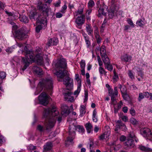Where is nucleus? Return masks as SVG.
I'll use <instances>...</instances> for the list:
<instances>
[{"label":"nucleus","instance_id":"f257e3e1","mask_svg":"<svg viewBox=\"0 0 152 152\" xmlns=\"http://www.w3.org/2000/svg\"><path fill=\"white\" fill-rule=\"evenodd\" d=\"M24 50L23 52L26 53V55L25 57H23L22 59L24 65L22 69L23 71L28 66L31 61H36L39 65L43 64V55L41 53V50L40 48H38L36 49L35 56L34 52L28 50L26 46L24 47Z\"/></svg>","mask_w":152,"mask_h":152},{"label":"nucleus","instance_id":"f03ea898","mask_svg":"<svg viewBox=\"0 0 152 152\" xmlns=\"http://www.w3.org/2000/svg\"><path fill=\"white\" fill-rule=\"evenodd\" d=\"M58 112L56 107L53 106L52 109L48 108L44 110L43 118L48 124H55L56 121L60 123L62 120L61 115H58Z\"/></svg>","mask_w":152,"mask_h":152},{"label":"nucleus","instance_id":"7ed1b4c3","mask_svg":"<svg viewBox=\"0 0 152 152\" xmlns=\"http://www.w3.org/2000/svg\"><path fill=\"white\" fill-rule=\"evenodd\" d=\"M66 66V63L64 59H60L56 64V69L53 70V72L57 77L58 81H61L62 79L67 75V71L65 70Z\"/></svg>","mask_w":152,"mask_h":152},{"label":"nucleus","instance_id":"20e7f679","mask_svg":"<svg viewBox=\"0 0 152 152\" xmlns=\"http://www.w3.org/2000/svg\"><path fill=\"white\" fill-rule=\"evenodd\" d=\"M53 87V81L51 77L49 76L40 80L35 92V94H38L42 91L43 88L51 91Z\"/></svg>","mask_w":152,"mask_h":152},{"label":"nucleus","instance_id":"39448f33","mask_svg":"<svg viewBox=\"0 0 152 152\" xmlns=\"http://www.w3.org/2000/svg\"><path fill=\"white\" fill-rule=\"evenodd\" d=\"M38 9L42 12L38 17V22L43 24L46 23L47 18L49 15V7L46 5H42L39 6Z\"/></svg>","mask_w":152,"mask_h":152},{"label":"nucleus","instance_id":"423d86ee","mask_svg":"<svg viewBox=\"0 0 152 152\" xmlns=\"http://www.w3.org/2000/svg\"><path fill=\"white\" fill-rule=\"evenodd\" d=\"M15 37L20 40H23L28 37L27 32L25 28L21 27L18 29H16L15 30Z\"/></svg>","mask_w":152,"mask_h":152},{"label":"nucleus","instance_id":"0eeeda50","mask_svg":"<svg viewBox=\"0 0 152 152\" xmlns=\"http://www.w3.org/2000/svg\"><path fill=\"white\" fill-rule=\"evenodd\" d=\"M69 133L70 135H75V131L77 130L79 132L83 133L85 131V129L82 126L78 125L75 126L74 124L69 125Z\"/></svg>","mask_w":152,"mask_h":152},{"label":"nucleus","instance_id":"6e6552de","mask_svg":"<svg viewBox=\"0 0 152 152\" xmlns=\"http://www.w3.org/2000/svg\"><path fill=\"white\" fill-rule=\"evenodd\" d=\"M49 96L44 92H42L39 96V100L40 104L45 106L48 103Z\"/></svg>","mask_w":152,"mask_h":152},{"label":"nucleus","instance_id":"1a4fd4ad","mask_svg":"<svg viewBox=\"0 0 152 152\" xmlns=\"http://www.w3.org/2000/svg\"><path fill=\"white\" fill-rule=\"evenodd\" d=\"M85 15H84L78 16L75 20L76 26L80 29H81L82 26L85 23Z\"/></svg>","mask_w":152,"mask_h":152},{"label":"nucleus","instance_id":"9d476101","mask_svg":"<svg viewBox=\"0 0 152 152\" xmlns=\"http://www.w3.org/2000/svg\"><path fill=\"white\" fill-rule=\"evenodd\" d=\"M54 126V124H45L44 126L39 125L37 126V129L41 132H44L45 130L49 131Z\"/></svg>","mask_w":152,"mask_h":152},{"label":"nucleus","instance_id":"9b49d317","mask_svg":"<svg viewBox=\"0 0 152 152\" xmlns=\"http://www.w3.org/2000/svg\"><path fill=\"white\" fill-rule=\"evenodd\" d=\"M140 133L145 137H149L152 139V130H151L149 129L144 128L140 129Z\"/></svg>","mask_w":152,"mask_h":152},{"label":"nucleus","instance_id":"f8f14e48","mask_svg":"<svg viewBox=\"0 0 152 152\" xmlns=\"http://www.w3.org/2000/svg\"><path fill=\"white\" fill-rule=\"evenodd\" d=\"M125 148L126 149L134 148L135 144L133 139L127 138L126 142L124 143Z\"/></svg>","mask_w":152,"mask_h":152},{"label":"nucleus","instance_id":"ddd939ff","mask_svg":"<svg viewBox=\"0 0 152 152\" xmlns=\"http://www.w3.org/2000/svg\"><path fill=\"white\" fill-rule=\"evenodd\" d=\"M66 76L65 79H64L63 80L62 79V80H63V82L64 83L66 86V87H67L68 86H69L70 87H72L73 86L72 83L73 80L72 79L70 78L68 76V72L66 75L64 77ZM63 79V78L62 79Z\"/></svg>","mask_w":152,"mask_h":152},{"label":"nucleus","instance_id":"4468645a","mask_svg":"<svg viewBox=\"0 0 152 152\" xmlns=\"http://www.w3.org/2000/svg\"><path fill=\"white\" fill-rule=\"evenodd\" d=\"M69 135V136L67 138L66 140L65 141V144L66 146H68L70 145H72L74 143L73 141V139L74 138V136L72 134Z\"/></svg>","mask_w":152,"mask_h":152},{"label":"nucleus","instance_id":"2eb2a0df","mask_svg":"<svg viewBox=\"0 0 152 152\" xmlns=\"http://www.w3.org/2000/svg\"><path fill=\"white\" fill-rule=\"evenodd\" d=\"M72 93L70 91L64 94V98L68 101L72 102L74 101V97L71 96Z\"/></svg>","mask_w":152,"mask_h":152},{"label":"nucleus","instance_id":"dca6fc26","mask_svg":"<svg viewBox=\"0 0 152 152\" xmlns=\"http://www.w3.org/2000/svg\"><path fill=\"white\" fill-rule=\"evenodd\" d=\"M132 58V57L131 56L127 54H125L121 56V59L122 61L129 62L131 61Z\"/></svg>","mask_w":152,"mask_h":152},{"label":"nucleus","instance_id":"f3484780","mask_svg":"<svg viewBox=\"0 0 152 152\" xmlns=\"http://www.w3.org/2000/svg\"><path fill=\"white\" fill-rule=\"evenodd\" d=\"M58 42V39L56 38H53L50 39L48 41L47 44L48 46L56 45Z\"/></svg>","mask_w":152,"mask_h":152},{"label":"nucleus","instance_id":"a211bd4d","mask_svg":"<svg viewBox=\"0 0 152 152\" xmlns=\"http://www.w3.org/2000/svg\"><path fill=\"white\" fill-rule=\"evenodd\" d=\"M70 113L68 106L65 105L63 107L61 114L62 115L66 116Z\"/></svg>","mask_w":152,"mask_h":152},{"label":"nucleus","instance_id":"6ab92c4d","mask_svg":"<svg viewBox=\"0 0 152 152\" xmlns=\"http://www.w3.org/2000/svg\"><path fill=\"white\" fill-rule=\"evenodd\" d=\"M32 69L35 73L38 75H41L43 74L42 69L39 67L36 66H34L33 67Z\"/></svg>","mask_w":152,"mask_h":152},{"label":"nucleus","instance_id":"aec40b11","mask_svg":"<svg viewBox=\"0 0 152 152\" xmlns=\"http://www.w3.org/2000/svg\"><path fill=\"white\" fill-rule=\"evenodd\" d=\"M53 147V144L51 142H48L44 146V149L45 151L50 150Z\"/></svg>","mask_w":152,"mask_h":152},{"label":"nucleus","instance_id":"412c9836","mask_svg":"<svg viewBox=\"0 0 152 152\" xmlns=\"http://www.w3.org/2000/svg\"><path fill=\"white\" fill-rule=\"evenodd\" d=\"M86 30L88 34L90 36H92L93 34V28L91 25L86 24Z\"/></svg>","mask_w":152,"mask_h":152},{"label":"nucleus","instance_id":"4be33fe9","mask_svg":"<svg viewBox=\"0 0 152 152\" xmlns=\"http://www.w3.org/2000/svg\"><path fill=\"white\" fill-rule=\"evenodd\" d=\"M86 107L85 105H81L80 108V117H83L86 113Z\"/></svg>","mask_w":152,"mask_h":152},{"label":"nucleus","instance_id":"5701e85b","mask_svg":"<svg viewBox=\"0 0 152 152\" xmlns=\"http://www.w3.org/2000/svg\"><path fill=\"white\" fill-rule=\"evenodd\" d=\"M19 18L20 20L22 22L24 23H27L28 22L29 20L27 17L24 15H19Z\"/></svg>","mask_w":152,"mask_h":152},{"label":"nucleus","instance_id":"b1692460","mask_svg":"<svg viewBox=\"0 0 152 152\" xmlns=\"http://www.w3.org/2000/svg\"><path fill=\"white\" fill-rule=\"evenodd\" d=\"M104 65L110 64V60L107 55L101 57Z\"/></svg>","mask_w":152,"mask_h":152},{"label":"nucleus","instance_id":"393cba45","mask_svg":"<svg viewBox=\"0 0 152 152\" xmlns=\"http://www.w3.org/2000/svg\"><path fill=\"white\" fill-rule=\"evenodd\" d=\"M100 51L101 57L107 55L106 51L104 45H102L100 48Z\"/></svg>","mask_w":152,"mask_h":152},{"label":"nucleus","instance_id":"a878e982","mask_svg":"<svg viewBox=\"0 0 152 152\" xmlns=\"http://www.w3.org/2000/svg\"><path fill=\"white\" fill-rule=\"evenodd\" d=\"M37 25L36 28V31L37 33H38L40 32V30L42 29V27L43 26L42 25H44L45 23H40L38 22V20H37ZM46 23H45V24Z\"/></svg>","mask_w":152,"mask_h":152},{"label":"nucleus","instance_id":"bb28decb","mask_svg":"<svg viewBox=\"0 0 152 152\" xmlns=\"http://www.w3.org/2000/svg\"><path fill=\"white\" fill-rule=\"evenodd\" d=\"M83 7L81 6L79 7L78 10L75 11V14L76 16H77L78 15H83Z\"/></svg>","mask_w":152,"mask_h":152},{"label":"nucleus","instance_id":"cd10ccee","mask_svg":"<svg viewBox=\"0 0 152 152\" xmlns=\"http://www.w3.org/2000/svg\"><path fill=\"white\" fill-rule=\"evenodd\" d=\"M37 13L36 11H32L30 12L29 17L31 20H34L35 17L37 16Z\"/></svg>","mask_w":152,"mask_h":152},{"label":"nucleus","instance_id":"c85d7f7f","mask_svg":"<svg viewBox=\"0 0 152 152\" xmlns=\"http://www.w3.org/2000/svg\"><path fill=\"white\" fill-rule=\"evenodd\" d=\"M110 135H107V134L106 132H104L99 137V139L100 140H103L104 139L108 138Z\"/></svg>","mask_w":152,"mask_h":152},{"label":"nucleus","instance_id":"c756f323","mask_svg":"<svg viewBox=\"0 0 152 152\" xmlns=\"http://www.w3.org/2000/svg\"><path fill=\"white\" fill-rule=\"evenodd\" d=\"M104 9L103 8H100L98 10V14L97 15L98 17H101L102 15L106 16V13L104 12Z\"/></svg>","mask_w":152,"mask_h":152},{"label":"nucleus","instance_id":"7c9ffc66","mask_svg":"<svg viewBox=\"0 0 152 152\" xmlns=\"http://www.w3.org/2000/svg\"><path fill=\"white\" fill-rule=\"evenodd\" d=\"M139 148L141 150L145 152H150L152 151L151 148L145 147L142 145H140L139 146Z\"/></svg>","mask_w":152,"mask_h":152},{"label":"nucleus","instance_id":"2f4dec72","mask_svg":"<svg viewBox=\"0 0 152 152\" xmlns=\"http://www.w3.org/2000/svg\"><path fill=\"white\" fill-rule=\"evenodd\" d=\"M104 132L107 134V135H110V129L109 126L106 125L104 128Z\"/></svg>","mask_w":152,"mask_h":152},{"label":"nucleus","instance_id":"473e14b6","mask_svg":"<svg viewBox=\"0 0 152 152\" xmlns=\"http://www.w3.org/2000/svg\"><path fill=\"white\" fill-rule=\"evenodd\" d=\"M81 84L80 83H79L77 85V89L75 91L74 93L75 95H78L80 92L81 90Z\"/></svg>","mask_w":152,"mask_h":152},{"label":"nucleus","instance_id":"72a5a7b5","mask_svg":"<svg viewBox=\"0 0 152 152\" xmlns=\"http://www.w3.org/2000/svg\"><path fill=\"white\" fill-rule=\"evenodd\" d=\"M85 126L88 133H90L92 131V126L91 124H86Z\"/></svg>","mask_w":152,"mask_h":152},{"label":"nucleus","instance_id":"f704fd0d","mask_svg":"<svg viewBox=\"0 0 152 152\" xmlns=\"http://www.w3.org/2000/svg\"><path fill=\"white\" fill-rule=\"evenodd\" d=\"M119 88L121 92V94L126 93V87L124 85H121V84L118 85Z\"/></svg>","mask_w":152,"mask_h":152},{"label":"nucleus","instance_id":"c9c22d12","mask_svg":"<svg viewBox=\"0 0 152 152\" xmlns=\"http://www.w3.org/2000/svg\"><path fill=\"white\" fill-rule=\"evenodd\" d=\"M113 73L114 75L113 77V80L114 82H116L119 79L118 76L115 69L114 70Z\"/></svg>","mask_w":152,"mask_h":152},{"label":"nucleus","instance_id":"e433bc0d","mask_svg":"<svg viewBox=\"0 0 152 152\" xmlns=\"http://www.w3.org/2000/svg\"><path fill=\"white\" fill-rule=\"evenodd\" d=\"M108 16L110 18H112L114 16L115 11L114 10L110 9L108 11Z\"/></svg>","mask_w":152,"mask_h":152},{"label":"nucleus","instance_id":"4c0bfd02","mask_svg":"<svg viewBox=\"0 0 152 152\" xmlns=\"http://www.w3.org/2000/svg\"><path fill=\"white\" fill-rule=\"evenodd\" d=\"M136 70L137 71L138 75L140 76L142 79H143V73L142 72V69L138 67H137Z\"/></svg>","mask_w":152,"mask_h":152},{"label":"nucleus","instance_id":"58836bf2","mask_svg":"<svg viewBox=\"0 0 152 152\" xmlns=\"http://www.w3.org/2000/svg\"><path fill=\"white\" fill-rule=\"evenodd\" d=\"M104 67L105 68L110 71H111L113 69V66L110 64H107L104 65Z\"/></svg>","mask_w":152,"mask_h":152},{"label":"nucleus","instance_id":"ea45409f","mask_svg":"<svg viewBox=\"0 0 152 152\" xmlns=\"http://www.w3.org/2000/svg\"><path fill=\"white\" fill-rule=\"evenodd\" d=\"M15 49V46H13L12 47H8L6 50V51L8 53H11Z\"/></svg>","mask_w":152,"mask_h":152},{"label":"nucleus","instance_id":"a19ab883","mask_svg":"<svg viewBox=\"0 0 152 152\" xmlns=\"http://www.w3.org/2000/svg\"><path fill=\"white\" fill-rule=\"evenodd\" d=\"M136 24L140 27L142 26L144 24V22L141 19H139L137 21Z\"/></svg>","mask_w":152,"mask_h":152},{"label":"nucleus","instance_id":"79ce46f5","mask_svg":"<svg viewBox=\"0 0 152 152\" xmlns=\"http://www.w3.org/2000/svg\"><path fill=\"white\" fill-rule=\"evenodd\" d=\"M99 71L100 74L102 75L104 74V75L106 74L107 72L102 67H99Z\"/></svg>","mask_w":152,"mask_h":152},{"label":"nucleus","instance_id":"37998d69","mask_svg":"<svg viewBox=\"0 0 152 152\" xmlns=\"http://www.w3.org/2000/svg\"><path fill=\"white\" fill-rule=\"evenodd\" d=\"M6 74L5 72L3 71H0V80H2L5 78Z\"/></svg>","mask_w":152,"mask_h":152},{"label":"nucleus","instance_id":"c03bdc74","mask_svg":"<svg viewBox=\"0 0 152 152\" xmlns=\"http://www.w3.org/2000/svg\"><path fill=\"white\" fill-rule=\"evenodd\" d=\"M67 8V5L66 4H65L62 7L61 10H60V12L62 14L65 13L66 11Z\"/></svg>","mask_w":152,"mask_h":152},{"label":"nucleus","instance_id":"a18cd8bd","mask_svg":"<svg viewBox=\"0 0 152 152\" xmlns=\"http://www.w3.org/2000/svg\"><path fill=\"white\" fill-rule=\"evenodd\" d=\"M87 48H89L91 45V43L89 40V37L85 39Z\"/></svg>","mask_w":152,"mask_h":152},{"label":"nucleus","instance_id":"49530a36","mask_svg":"<svg viewBox=\"0 0 152 152\" xmlns=\"http://www.w3.org/2000/svg\"><path fill=\"white\" fill-rule=\"evenodd\" d=\"M118 126L119 127L120 129L122 130L126 131L127 129L125 124H119V125H118Z\"/></svg>","mask_w":152,"mask_h":152},{"label":"nucleus","instance_id":"de8ad7c7","mask_svg":"<svg viewBox=\"0 0 152 152\" xmlns=\"http://www.w3.org/2000/svg\"><path fill=\"white\" fill-rule=\"evenodd\" d=\"M144 98V93H140L139 94L138 100L139 102H140L141 100Z\"/></svg>","mask_w":152,"mask_h":152},{"label":"nucleus","instance_id":"09e8293b","mask_svg":"<svg viewBox=\"0 0 152 152\" xmlns=\"http://www.w3.org/2000/svg\"><path fill=\"white\" fill-rule=\"evenodd\" d=\"M109 94L111 97L115 98L116 96L118 95L115 94V93L113 92V90H109Z\"/></svg>","mask_w":152,"mask_h":152},{"label":"nucleus","instance_id":"8fccbe9b","mask_svg":"<svg viewBox=\"0 0 152 152\" xmlns=\"http://www.w3.org/2000/svg\"><path fill=\"white\" fill-rule=\"evenodd\" d=\"M80 64L81 68H85L86 66V63L85 61L84 60H81L80 63Z\"/></svg>","mask_w":152,"mask_h":152},{"label":"nucleus","instance_id":"3c124183","mask_svg":"<svg viewBox=\"0 0 152 152\" xmlns=\"http://www.w3.org/2000/svg\"><path fill=\"white\" fill-rule=\"evenodd\" d=\"M88 144L89 145L90 149H91V148H93V146L94 145V140L92 139H89V141L88 142Z\"/></svg>","mask_w":152,"mask_h":152},{"label":"nucleus","instance_id":"603ef678","mask_svg":"<svg viewBox=\"0 0 152 152\" xmlns=\"http://www.w3.org/2000/svg\"><path fill=\"white\" fill-rule=\"evenodd\" d=\"M129 112L130 114L132 116H134L135 115L136 112L134 109L132 107H131L129 110Z\"/></svg>","mask_w":152,"mask_h":152},{"label":"nucleus","instance_id":"864d4df0","mask_svg":"<svg viewBox=\"0 0 152 152\" xmlns=\"http://www.w3.org/2000/svg\"><path fill=\"white\" fill-rule=\"evenodd\" d=\"M37 149V147L33 145L32 144H30L28 149L31 151L32 150H36Z\"/></svg>","mask_w":152,"mask_h":152},{"label":"nucleus","instance_id":"5fc2aeb1","mask_svg":"<svg viewBox=\"0 0 152 152\" xmlns=\"http://www.w3.org/2000/svg\"><path fill=\"white\" fill-rule=\"evenodd\" d=\"M88 4L89 7H92L94 5V2L92 0H90L88 2Z\"/></svg>","mask_w":152,"mask_h":152},{"label":"nucleus","instance_id":"6e6d98bb","mask_svg":"<svg viewBox=\"0 0 152 152\" xmlns=\"http://www.w3.org/2000/svg\"><path fill=\"white\" fill-rule=\"evenodd\" d=\"M128 75L129 76V77L132 79V80H133L134 79V75L133 73L131 72V71L129 70V71L128 72Z\"/></svg>","mask_w":152,"mask_h":152},{"label":"nucleus","instance_id":"4d7b16f0","mask_svg":"<svg viewBox=\"0 0 152 152\" xmlns=\"http://www.w3.org/2000/svg\"><path fill=\"white\" fill-rule=\"evenodd\" d=\"M130 122L132 124H136L139 122L138 121H137L135 118H132L130 119Z\"/></svg>","mask_w":152,"mask_h":152},{"label":"nucleus","instance_id":"13d9d810","mask_svg":"<svg viewBox=\"0 0 152 152\" xmlns=\"http://www.w3.org/2000/svg\"><path fill=\"white\" fill-rule=\"evenodd\" d=\"M136 137V136L132 132H130L128 135V138L130 139H133V138Z\"/></svg>","mask_w":152,"mask_h":152},{"label":"nucleus","instance_id":"bf43d9fd","mask_svg":"<svg viewBox=\"0 0 152 152\" xmlns=\"http://www.w3.org/2000/svg\"><path fill=\"white\" fill-rule=\"evenodd\" d=\"M10 23L12 25V27L13 30H15L18 29V27L16 25L14 22H10Z\"/></svg>","mask_w":152,"mask_h":152},{"label":"nucleus","instance_id":"052dcab7","mask_svg":"<svg viewBox=\"0 0 152 152\" xmlns=\"http://www.w3.org/2000/svg\"><path fill=\"white\" fill-rule=\"evenodd\" d=\"M128 23L132 27H134V26L132 20L128 18L127 20Z\"/></svg>","mask_w":152,"mask_h":152},{"label":"nucleus","instance_id":"680f3d73","mask_svg":"<svg viewBox=\"0 0 152 152\" xmlns=\"http://www.w3.org/2000/svg\"><path fill=\"white\" fill-rule=\"evenodd\" d=\"M61 1L60 0H58L56 3L53 4V5L55 7H58L60 6Z\"/></svg>","mask_w":152,"mask_h":152},{"label":"nucleus","instance_id":"e2e57ef3","mask_svg":"<svg viewBox=\"0 0 152 152\" xmlns=\"http://www.w3.org/2000/svg\"><path fill=\"white\" fill-rule=\"evenodd\" d=\"M96 40V42L98 44H100L102 40V38L100 36L97 35L96 37H95Z\"/></svg>","mask_w":152,"mask_h":152},{"label":"nucleus","instance_id":"0e129e2a","mask_svg":"<svg viewBox=\"0 0 152 152\" xmlns=\"http://www.w3.org/2000/svg\"><path fill=\"white\" fill-rule=\"evenodd\" d=\"M126 139V137L124 135H122L120 136V140L121 141H124Z\"/></svg>","mask_w":152,"mask_h":152},{"label":"nucleus","instance_id":"69168bd1","mask_svg":"<svg viewBox=\"0 0 152 152\" xmlns=\"http://www.w3.org/2000/svg\"><path fill=\"white\" fill-rule=\"evenodd\" d=\"M56 17L57 18H60L62 17L63 16V14L62 13H61L60 12H58L56 14Z\"/></svg>","mask_w":152,"mask_h":152},{"label":"nucleus","instance_id":"338daca9","mask_svg":"<svg viewBox=\"0 0 152 152\" xmlns=\"http://www.w3.org/2000/svg\"><path fill=\"white\" fill-rule=\"evenodd\" d=\"M121 118L122 120L124 122H126L128 120V118L126 116H122Z\"/></svg>","mask_w":152,"mask_h":152},{"label":"nucleus","instance_id":"774afa93","mask_svg":"<svg viewBox=\"0 0 152 152\" xmlns=\"http://www.w3.org/2000/svg\"><path fill=\"white\" fill-rule=\"evenodd\" d=\"M122 95L123 99L125 100H127V98L128 97V95L126 93H125L124 94H122Z\"/></svg>","mask_w":152,"mask_h":152}]
</instances>
